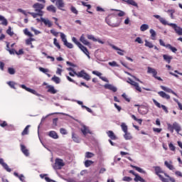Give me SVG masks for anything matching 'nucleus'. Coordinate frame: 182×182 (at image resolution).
<instances>
[{
    "label": "nucleus",
    "mask_w": 182,
    "mask_h": 182,
    "mask_svg": "<svg viewBox=\"0 0 182 182\" xmlns=\"http://www.w3.org/2000/svg\"><path fill=\"white\" fill-rule=\"evenodd\" d=\"M64 166H65V162H63V159H56L53 166V168L55 170H60L62 167H63Z\"/></svg>",
    "instance_id": "obj_5"
},
{
    "label": "nucleus",
    "mask_w": 182,
    "mask_h": 182,
    "mask_svg": "<svg viewBox=\"0 0 182 182\" xmlns=\"http://www.w3.org/2000/svg\"><path fill=\"white\" fill-rule=\"evenodd\" d=\"M159 21L161 22V23H162V25H168V26H171V28H173L175 33L177 35H178L179 36H182V28L177 26V24L173 23H167L166 19H164L162 17H161V18L159 19Z\"/></svg>",
    "instance_id": "obj_2"
},
{
    "label": "nucleus",
    "mask_w": 182,
    "mask_h": 182,
    "mask_svg": "<svg viewBox=\"0 0 182 182\" xmlns=\"http://www.w3.org/2000/svg\"><path fill=\"white\" fill-rule=\"evenodd\" d=\"M53 43H54L55 46H56V48H58V49H60V45L58 42V39L54 38L53 39Z\"/></svg>",
    "instance_id": "obj_55"
},
{
    "label": "nucleus",
    "mask_w": 182,
    "mask_h": 182,
    "mask_svg": "<svg viewBox=\"0 0 182 182\" xmlns=\"http://www.w3.org/2000/svg\"><path fill=\"white\" fill-rule=\"evenodd\" d=\"M46 87L48 89L47 90L48 93H51V95H55V93H58V90L55 89V87L52 85H48Z\"/></svg>",
    "instance_id": "obj_19"
},
{
    "label": "nucleus",
    "mask_w": 182,
    "mask_h": 182,
    "mask_svg": "<svg viewBox=\"0 0 182 182\" xmlns=\"http://www.w3.org/2000/svg\"><path fill=\"white\" fill-rule=\"evenodd\" d=\"M107 134L108 137H109V139H111V140H117V136H116V135L114 134V132H113V131H108L107 132Z\"/></svg>",
    "instance_id": "obj_20"
},
{
    "label": "nucleus",
    "mask_w": 182,
    "mask_h": 182,
    "mask_svg": "<svg viewBox=\"0 0 182 182\" xmlns=\"http://www.w3.org/2000/svg\"><path fill=\"white\" fill-rule=\"evenodd\" d=\"M153 102L154 103L155 106L159 107V109H163V110L165 112V113H168V109H167V107L166 105H161L157 100H153Z\"/></svg>",
    "instance_id": "obj_9"
},
{
    "label": "nucleus",
    "mask_w": 182,
    "mask_h": 182,
    "mask_svg": "<svg viewBox=\"0 0 182 182\" xmlns=\"http://www.w3.org/2000/svg\"><path fill=\"white\" fill-rule=\"evenodd\" d=\"M112 19H113V18L110 16H108L107 17H106L105 21H106V23H107V25H109V26H112V28L119 27V23H112Z\"/></svg>",
    "instance_id": "obj_7"
},
{
    "label": "nucleus",
    "mask_w": 182,
    "mask_h": 182,
    "mask_svg": "<svg viewBox=\"0 0 182 182\" xmlns=\"http://www.w3.org/2000/svg\"><path fill=\"white\" fill-rule=\"evenodd\" d=\"M0 164L2 166V167H4V168L5 170H6L9 173H11V171H12V169H11V168H9V166H8V164H6V163H4V159L1 158L0 159Z\"/></svg>",
    "instance_id": "obj_14"
},
{
    "label": "nucleus",
    "mask_w": 182,
    "mask_h": 182,
    "mask_svg": "<svg viewBox=\"0 0 182 182\" xmlns=\"http://www.w3.org/2000/svg\"><path fill=\"white\" fill-rule=\"evenodd\" d=\"M20 87H21L22 89H24V90H26V92H29V93H32V95H38V92H36V90L31 89L26 87V85H21Z\"/></svg>",
    "instance_id": "obj_11"
},
{
    "label": "nucleus",
    "mask_w": 182,
    "mask_h": 182,
    "mask_svg": "<svg viewBox=\"0 0 182 182\" xmlns=\"http://www.w3.org/2000/svg\"><path fill=\"white\" fill-rule=\"evenodd\" d=\"M94 161H90V160H86L85 162H84V164H85V167H90V166H92V164H94Z\"/></svg>",
    "instance_id": "obj_40"
},
{
    "label": "nucleus",
    "mask_w": 182,
    "mask_h": 182,
    "mask_svg": "<svg viewBox=\"0 0 182 182\" xmlns=\"http://www.w3.org/2000/svg\"><path fill=\"white\" fill-rule=\"evenodd\" d=\"M145 46L149 48L150 49L154 48L153 43H151V42L148 41L147 40L145 41Z\"/></svg>",
    "instance_id": "obj_43"
},
{
    "label": "nucleus",
    "mask_w": 182,
    "mask_h": 182,
    "mask_svg": "<svg viewBox=\"0 0 182 182\" xmlns=\"http://www.w3.org/2000/svg\"><path fill=\"white\" fill-rule=\"evenodd\" d=\"M38 69L40 72H42L43 73H46V75L49 72V69L48 68H43L42 67H40Z\"/></svg>",
    "instance_id": "obj_52"
},
{
    "label": "nucleus",
    "mask_w": 182,
    "mask_h": 182,
    "mask_svg": "<svg viewBox=\"0 0 182 182\" xmlns=\"http://www.w3.org/2000/svg\"><path fill=\"white\" fill-rule=\"evenodd\" d=\"M124 139H125V140H132L133 136H132V134L127 131V132H124Z\"/></svg>",
    "instance_id": "obj_29"
},
{
    "label": "nucleus",
    "mask_w": 182,
    "mask_h": 182,
    "mask_svg": "<svg viewBox=\"0 0 182 182\" xmlns=\"http://www.w3.org/2000/svg\"><path fill=\"white\" fill-rule=\"evenodd\" d=\"M150 33H151V39H153V41H154L155 38H156V31L153 29L150 30Z\"/></svg>",
    "instance_id": "obj_51"
},
{
    "label": "nucleus",
    "mask_w": 182,
    "mask_h": 182,
    "mask_svg": "<svg viewBox=\"0 0 182 182\" xmlns=\"http://www.w3.org/2000/svg\"><path fill=\"white\" fill-rule=\"evenodd\" d=\"M47 11H48V12H53V14H56V7L53 5H50L47 6Z\"/></svg>",
    "instance_id": "obj_27"
},
{
    "label": "nucleus",
    "mask_w": 182,
    "mask_h": 182,
    "mask_svg": "<svg viewBox=\"0 0 182 182\" xmlns=\"http://www.w3.org/2000/svg\"><path fill=\"white\" fill-rule=\"evenodd\" d=\"M92 75H95V76H98L101 80L103 82H109V80H107L105 77H102V73L99 71H92Z\"/></svg>",
    "instance_id": "obj_16"
},
{
    "label": "nucleus",
    "mask_w": 182,
    "mask_h": 182,
    "mask_svg": "<svg viewBox=\"0 0 182 182\" xmlns=\"http://www.w3.org/2000/svg\"><path fill=\"white\" fill-rule=\"evenodd\" d=\"M67 70H70L74 73V75H75V76L78 77H82V79H85V80L89 81L90 80V75L87 74V73H86L85 70H82L77 73L76 71H75V69H73V68H67Z\"/></svg>",
    "instance_id": "obj_3"
},
{
    "label": "nucleus",
    "mask_w": 182,
    "mask_h": 182,
    "mask_svg": "<svg viewBox=\"0 0 182 182\" xmlns=\"http://www.w3.org/2000/svg\"><path fill=\"white\" fill-rule=\"evenodd\" d=\"M147 73H151L155 79H157V80L163 81V79H161L160 77L157 76V70L156 69L152 68L151 67H148Z\"/></svg>",
    "instance_id": "obj_6"
},
{
    "label": "nucleus",
    "mask_w": 182,
    "mask_h": 182,
    "mask_svg": "<svg viewBox=\"0 0 182 182\" xmlns=\"http://www.w3.org/2000/svg\"><path fill=\"white\" fill-rule=\"evenodd\" d=\"M51 80H53V82H55V83H56V85H59V83H60V78H59V77H57L56 75H54L51 78Z\"/></svg>",
    "instance_id": "obj_36"
},
{
    "label": "nucleus",
    "mask_w": 182,
    "mask_h": 182,
    "mask_svg": "<svg viewBox=\"0 0 182 182\" xmlns=\"http://www.w3.org/2000/svg\"><path fill=\"white\" fill-rule=\"evenodd\" d=\"M80 41L82 42V43H83V45H85L86 46H91L90 42L86 40V38H85L83 34L80 36Z\"/></svg>",
    "instance_id": "obj_18"
},
{
    "label": "nucleus",
    "mask_w": 182,
    "mask_h": 182,
    "mask_svg": "<svg viewBox=\"0 0 182 182\" xmlns=\"http://www.w3.org/2000/svg\"><path fill=\"white\" fill-rule=\"evenodd\" d=\"M109 46L112 48L114 49V50H117V53L118 55H120V56H124V50H122L120 48H119L117 46L112 44V43H109Z\"/></svg>",
    "instance_id": "obj_10"
},
{
    "label": "nucleus",
    "mask_w": 182,
    "mask_h": 182,
    "mask_svg": "<svg viewBox=\"0 0 182 182\" xmlns=\"http://www.w3.org/2000/svg\"><path fill=\"white\" fill-rule=\"evenodd\" d=\"M176 12V11L171 9V10H168L167 13L170 14V16H171V19H174V13Z\"/></svg>",
    "instance_id": "obj_48"
},
{
    "label": "nucleus",
    "mask_w": 182,
    "mask_h": 182,
    "mask_svg": "<svg viewBox=\"0 0 182 182\" xmlns=\"http://www.w3.org/2000/svg\"><path fill=\"white\" fill-rule=\"evenodd\" d=\"M161 89H162V90H164V92H167L168 93H172V95H174V96L178 97V95H177V93H176L174 91H173V90L170 88H167L166 87L161 85Z\"/></svg>",
    "instance_id": "obj_17"
},
{
    "label": "nucleus",
    "mask_w": 182,
    "mask_h": 182,
    "mask_svg": "<svg viewBox=\"0 0 182 182\" xmlns=\"http://www.w3.org/2000/svg\"><path fill=\"white\" fill-rule=\"evenodd\" d=\"M92 157H95V154L89 151L85 153V159H92Z\"/></svg>",
    "instance_id": "obj_42"
},
{
    "label": "nucleus",
    "mask_w": 182,
    "mask_h": 182,
    "mask_svg": "<svg viewBox=\"0 0 182 182\" xmlns=\"http://www.w3.org/2000/svg\"><path fill=\"white\" fill-rule=\"evenodd\" d=\"M164 164L169 170H174V166L171 164H168V161H166Z\"/></svg>",
    "instance_id": "obj_45"
},
{
    "label": "nucleus",
    "mask_w": 182,
    "mask_h": 182,
    "mask_svg": "<svg viewBox=\"0 0 182 182\" xmlns=\"http://www.w3.org/2000/svg\"><path fill=\"white\" fill-rule=\"evenodd\" d=\"M174 102H176V103H177L179 110H182V104L178 101V100L173 98Z\"/></svg>",
    "instance_id": "obj_54"
},
{
    "label": "nucleus",
    "mask_w": 182,
    "mask_h": 182,
    "mask_svg": "<svg viewBox=\"0 0 182 182\" xmlns=\"http://www.w3.org/2000/svg\"><path fill=\"white\" fill-rule=\"evenodd\" d=\"M127 82L129 83V85H132V86H134V85H136L137 83L136 82L132 80V78H129Z\"/></svg>",
    "instance_id": "obj_61"
},
{
    "label": "nucleus",
    "mask_w": 182,
    "mask_h": 182,
    "mask_svg": "<svg viewBox=\"0 0 182 182\" xmlns=\"http://www.w3.org/2000/svg\"><path fill=\"white\" fill-rule=\"evenodd\" d=\"M134 181L136 182H146V180H144L143 178H141V176H140L139 175V173L137 175H136L135 178H134Z\"/></svg>",
    "instance_id": "obj_32"
},
{
    "label": "nucleus",
    "mask_w": 182,
    "mask_h": 182,
    "mask_svg": "<svg viewBox=\"0 0 182 182\" xmlns=\"http://www.w3.org/2000/svg\"><path fill=\"white\" fill-rule=\"evenodd\" d=\"M14 176L18 177L20 181L25 182V176L23 174L19 175L18 173L14 172Z\"/></svg>",
    "instance_id": "obj_28"
},
{
    "label": "nucleus",
    "mask_w": 182,
    "mask_h": 182,
    "mask_svg": "<svg viewBox=\"0 0 182 182\" xmlns=\"http://www.w3.org/2000/svg\"><path fill=\"white\" fill-rule=\"evenodd\" d=\"M72 139L75 143H80V140L79 139V136L75 134V132L72 133Z\"/></svg>",
    "instance_id": "obj_33"
},
{
    "label": "nucleus",
    "mask_w": 182,
    "mask_h": 182,
    "mask_svg": "<svg viewBox=\"0 0 182 182\" xmlns=\"http://www.w3.org/2000/svg\"><path fill=\"white\" fill-rule=\"evenodd\" d=\"M0 21H1V25H4V26H8V20H6V18H5V17L0 16Z\"/></svg>",
    "instance_id": "obj_35"
},
{
    "label": "nucleus",
    "mask_w": 182,
    "mask_h": 182,
    "mask_svg": "<svg viewBox=\"0 0 182 182\" xmlns=\"http://www.w3.org/2000/svg\"><path fill=\"white\" fill-rule=\"evenodd\" d=\"M41 22H43V23L48 28H52V22H50V21H49V19H45V18L41 17Z\"/></svg>",
    "instance_id": "obj_22"
},
{
    "label": "nucleus",
    "mask_w": 182,
    "mask_h": 182,
    "mask_svg": "<svg viewBox=\"0 0 182 182\" xmlns=\"http://www.w3.org/2000/svg\"><path fill=\"white\" fill-rule=\"evenodd\" d=\"M122 180L123 181H132L133 178H130V176H124Z\"/></svg>",
    "instance_id": "obj_62"
},
{
    "label": "nucleus",
    "mask_w": 182,
    "mask_h": 182,
    "mask_svg": "<svg viewBox=\"0 0 182 182\" xmlns=\"http://www.w3.org/2000/svg\"><path fill=\"white\" fill-rule=\"evenodd\" d=\"M87 39H90L91 41H93V42H98L99 43H101L102 45H104V41L100 40V39H97L96 38H95V36L93 35H87Z\"/></svg>",
    "instance_id": "obj_15"
},
{
    "label": "nucleus",
    "mask_w": 182,
    "mask_h": 182,
    "mask_svg": "<svg viewBox=\"0 0 182 182\" xmlns=\"http://www.w3.org/2000/svg\"><path fill=\"white\" fill-rule=\"evenodd\" d=\"M82 133L84 134V136H86V134H92V132H90V130H89V128L86 126H83L81 129Z\"/></svg>",
    "instance_id": "obj_23"
},
{
    "label": "nucleus",
    "mask_w": 182,
    "mask_h": 182,
    "mask_svg": "<svg viewBox=\"0 0 182 182\" xmlns=\"http://www.w3.org/2000/svg\"><path fill=\"white\" fill-rule=\"evenodd\" d=\"M29 127H31L30 125H27L23 131L21 132V136H26V134H29Z\"/></svg>",
    "instance_id": "obj_34"
},
{
    "label": "nucleus",
    "mask_w": 182,
    "mask_h": 182,
    "mask_svg": "<svg viewBox=\"0 0 182 182\" xmlns=\"http://www.w3.org/2000/svg\"><path fill=\"white\" fill-rule=\"evenodd\" d=\"M134 88L136 90H137V92H141V87H140V86L139 85V83H136L134 85Z\"/></svg>",
    "instance_id": "obj_56"
},
{
    "label": "nucleus",
    "mask_w": 182,
    "mask_h": 182,
    "mask_svg": "<svg viewBox=\"0 0 182 182\" xmlns=\"http://www.w3.org/2000/svg\"><path fill=\"white\" fill-rule=\"evenodd\" d=\"M33 8L36 13L33 12H28L29 15H31L33 18H38V16H43L45 12L43 9H45V4H42L40 3H35L33 5Z\"/></svg>",
    "instance_id": "obj_1"
},
{
    "label": "nucleus",
    "mask_w": 182,
    "mask_h": 182,
    "mask_svg": "<svg viewBox=\"0 0 182 182\" xmlns=\"http://www.w3.org/2000/svg\"><path fill=\"white\" fill-rule=\"evenodd\" d=\"M64 45L65 46H67V48H68L69 49H73V44L68 42V41L64 42Z\"/></svg>",
    "instance_id": "obj_49"
},
{
    "label": "nucleus",
    "mask_w": 182,
    "mask_h": 182,
    "mask_svg": "<svg viewBox=\"0 0 182 182\" xmlns=\"http://www.w3.org/2000/svg\"><path fill=\"white\" fill-rule=\"evenodd\" d=\"M135 42H137L138 43H140V44L144 43L143 40H141V38H140V37H137L135 39Z\"/></svg>",
    "instance_id": "obj_63"
},
{
    "label": "nucleus",
    "mask_w": 182,
    "mask_h": 182,
    "mask_svg": "<svg viewBox=\"0 0 182 182\" xmlns=\"http://www.w3.org/2000/svg\"><path fill=\"white\" fill-rule=\"evenodd\" d=\"M122 96L124 98L126 102H130V98L127 97L126 93L122 94Z\"/></svg>",
    "instance_id": "obj_64"
},
{
    "label": "nucleus",
    "mask_w": 182,
    "mask_h": 182,
    "mask_svg": "<svg viewBox=\"0 0 182 182\" xmlns=\"http://www.w3.org/2000/svg\"><path fill=\"white\" fill-rule=\"evenodd\" d=\"M155 174H156L157 176L159 177L161 181L162 182H168V179L165 178L163 177L161 174H165L164 171L161 170V168L160 166H155L154 167Z\"/></svg>",
    "instance_id": "obj_4"
},
{
    "label": "nucleus",
    "mask_w": 182,
    "mask_h": 182,
    "mask_svg": "<svg viewBox=\"0 0 182 182\" xmlns=\"http://www.w3.org/2000/svg\"><path fill=\"white\" fill-rule=\"evenodd\" d=\"M105 87L106 89H109V90H112L114 93L117 92V88L112 85H107Z\"/></svg>",
    "instance_id": "obj_31"
},
{
    "label": "nucleus",
    "mask_w": 182,
    "mask_h": 182,
    "mask_svg": "<svg viewBox=\"0 0 182 182\" xmlns=\"http://www.w3.org/2000/svg\"><path fill=\"white\" fill-rule=\"evenodd\" d=\"M132 168H135L136 171H139V173H144L143 169H141L140 167L132 166Z\"/></svg>",
    "instance_id": "obj_60"
},
{
    "label": "nucleus",
    "mask_w": 182,
    "mask_h": 182,
    "mask_svg": "<svg viewBox=\"0 0 182 182\" xmlns=\"http://www.w3.org/2000/svg\"><path fill=\"white\" fill-rule=\"evenodd\" d=\"M6 34L9 35V36H14V31H12V27L9 26L8 29L6 30Z\"/></svg>",
    "instance_id": "obj_46"
},
{
    "label": "nucleus",
    "mask_w": 182,
    "mask_h": 182,
    "mask_svg": "<svg viewBox=\"0 0 182 182\" xmlns=\"http://www.w3.org/2000/svg\"><path fill=\"white\" fill-rule=\"evenodd\" d=\"M166 48H168V49H170L173 53H176V52H177V48L176 47L171 46V45L170 44H166Z\"/></svg>",
    "instance_id": "obj_41"
},
{
    "label": "nucleus",
    "mask_w": 182,
    "mask_h": 182,
    "mask_svg": "<svg viewBox=\"0 0 182 182\" xmlns=\"http://www.w3.org/2000/svg\"><path fill=\"white\" fill-rule=\"evenodd\" d=\"M60 38H61L62 41L63 42V43H65V42H66L68 41L66 39V36H65V34L63 33H60Z\"/></svg>",
    "instance_id": "obj_59"
},
{
    "label": "nucleus",
    "mask_w": 182,
    "mask_h": 182,
    "mask_svg": "<svg viewBox=\"0 0 182 182\" xmlns=\"http://www.w3.org/2000/svg\"><path fill=\"white\" fill-rule=\"evenodd\" d=\"M55 6H57V8H58L60 11H65V9H63V8H65V1H63V0H57Z\"/></svg>",
    "instance_id": "obj_12"
},
{
    "label": "nucleus",
    "mask_w": 182,
    "mask_h": 182,
    "mask_svg": "<svg viewBox=\"0 0 182 182\" xmlns=\"http://www.w3.org/2000/svg\"><path fill=\"white\" fill-rule=\"evenodd\" d=\"M147 29H149V25L147 24H142L140 27V31H141V32H144L145 31H147Z\"/></svg>",
    "instance_id": "obj_44"
},
{
    "label": "nucleus",
    "mask_w": 182,
    "mask_h": 182,
    "mask_svg": "<svg viewBox=\"0 0 182 182\" xmlns=\"http://www.w3.org/2000/svg\"><path fill=\"white\" fill-rule=\"evenodd\" d=\"M48 136L49 137H51L52 139H59V136L58 135V133H56V132L55 131H50L48 133Z\"/></svg>",
    "instance_id": "obj_24"
},
{
    "label": "nucleus",
    "mask_w": 182,
    "mask_h": 182,
    "mask_svg": "<svg viewBox=\"0 0 182 182\" xmlns=\"http://www.w3.org/2000/svg\"><path fill=\"white\" fill-rule=\"evenodd\" d=\"M78 48L80 49V50H82V52H83V53H85V55H86V56H87V58H90V53H89V50H87V48L82 44L80 45Z\"/></svg>",
    "instance_id": "obj_13"
},
{
    "label": "nucleus",
    "mask_w": 182,
    "mask_h": 182,
    "mask_svg": "<svg viewBox=\"0 0 182 182\" xmlns=\"http://www.w3.org/2000/svg\"><path fill=\"white\" fill-rule=\"evenodd\" d=\"M158 95L163 97V99H166V100H170V95H167L164 91L158 92Z\"/></svg>",
    "instance_id": "obj_21"
},
{
    "label": "nucleus",
    "mask_w": 182,
    "mask_h": 182,
    "mask_svg": "<svg viewBox=\"0 0 182 182\" xmlns=\"http://www.w3.org/2000/svg\"><path fill=\"white\" fill-rule=\"evenodd\" d=\"M121 128H122V132H124V133H127L128 127H127V125H126V124L124 122L121 124Z\"/></svg>",
    "instance_id": "obj_37"
},
{
    "label": "nucleus",
    "mask_w": 182,
    "mask_h": 182,
    "mask_svg": "<svg viewBox=\"0 0 182 182\" xmlns=\"http://www.w3.org/2000/svg\"><path fill=\"white\" fill-rule=\"evenodd\" d=\"M8 73H9V75H15L16 71H15V69H14L12 68H9Z\"/></svg>",
    "instance_id": "obj_57"
},
{
    "label": "nucleus",
    "mask_w": 182,
    "mask_h": 182,
    "mask_svg": "<svg viewBox=\"0 0 182 182\" xmlns=\"http://www.w3.org/2000/svg\"><path fill=\"white\" fill-rule=\"evenodd\" d=\"M138 112L140 114H147V113H149V107L144 105H141L138 107Z\"/></svg>",
    "instance_id": "obj_8"
},
{
    "label": "nucleus",
    "mask_w": 182,
    "mask_h": 182,
    "mask_svg": "<svg viewBox=\"0 0 182 182\" xmlns=\"http://www.w3.org/2000/svg\"><path fill=\"white\" fill-rule=\"evenodd\" d=\"M173 130H176L177 133H179L181 131V127L177 122L173 123Z\"/></svg>",
    "instance_id": "obj_30"
},
{
    "label": "nucleus",
    "mask_w": 182,
    "mask_h": 182,
    "mask_svg": "<svg viewBox=\"0 0 182 182\" xmlns=\"http://www.w3.org/2000/svg\"><path fill=\"white\" fill-rule=\"evenodd\" d=\"M131 117H132V119H133L135 122H137V123H139V124H141L143 123V119H139V118L136 117L134 116V114H132V115L131 116Z\"/></svg>",
    "instance_id": "obj_39"
},
{
    "label": "nucleus",
    "mask_w": 182,
    "mask_h": 182,
    "mask_svg": "<svg viewBox=\"0 0 182 182\" xmlns=\"http://www.w3.org/2000/svg\"><path fill=\"white\" fill-rule=\"evenodd\" d=\"M8 85H9V86H10V87H11V89H16V88L15 87V85H16V83H15L14 82L9 81V82H8Z\"/></svg>",
    "instance_id": "obj_58"
},
{
    "label": "nucleus",
    "mask_w": 182,
    "mask_h": 182,
    "mask_svg": "<svg viewBox=\"0 0 182 182\" xmlns=\"http://www.w3.org/2000/svg\"><path fill=\"white\" fill-rule=\"evenodd\" d=\"M164 60L166 61V63H171V59H173V57L171 55H163Z\"/></svg>",
    "instance_id": "obj_26"
},
{
    "label": "nucleus",
    "mask_w": 182,
    "mask_h": 182,
    "mask_svg": "<svg viewBox=\"0 0 182 182\" xmlns=\"http://www.w3.org/2000/svg\"><path fill=\"white\" fill-rule=\"evenodd\" d=\"M35 38H29L27 40H26V44L29 46V45H32V42H34Z\"/></svg>",
    "instance_id": "obj_47"
},
{
    "label": "nucleus",
    "mask_w": 182,
    "mask_h": 182,
    "mask_svg": "<svg viewBox=\"0 0 182 182\" xmlns=\"http://www.w3.org/2000/svg\"><path fill=\"white\" fill-rule=\"evenodd\" d=\"M126 2L128 5H132V6H136V8L139 6L134 0H127Z\"/></svg>",
    "instance_id": "obj_38"
},
{
    "label": "nucleus",
    "mask_w": 182,
    "mask_h": 182,
    "mask_svg": "<svg viewBox=\"0 0 182 182\" xmlns=\"http://www.w3.org/2000/svg\"><path fill=\"white\" fill-rule=\"evenodd\" d=\"M23 32L27 36H29L30 38H32L33 36V34L30 33L28 28L24 29Z\"/></svg>",
    "instance_id": "obj_50"
},
{
    "label": "nucleus",
    "mask_w": 182,
    "mask_h": 182,
    "mask_svg": "<svg viewBox=\"0 0 182 182\" xmlns=\"http://www.w3.org/2000/svg\"><path fill=\"white\" fill-rule=\"evenodd\" d=\"M21 150L25 156H29V151L26 149V146L23 144H21Z\"/></svg>",
    "instance_id": "obj_25"
},
{
    "label": "nucleus",
    "mask_w": 182,
    "mask_h": 182,
    "mask_svg": "<svg viewBox=\"0 0 182 182\" xmlns=\"http://www.w3.org/2000/svg\"><path fill=\"white\" fill-rule=\"evenodd\" d=\"M73 42H74V43H75V45H77V46H80V45H82V43H80V42L77 41V39L75 37H73L72 38Z\"/></svg>",
    "instance_id": "obj_53"
}]
</instances>
